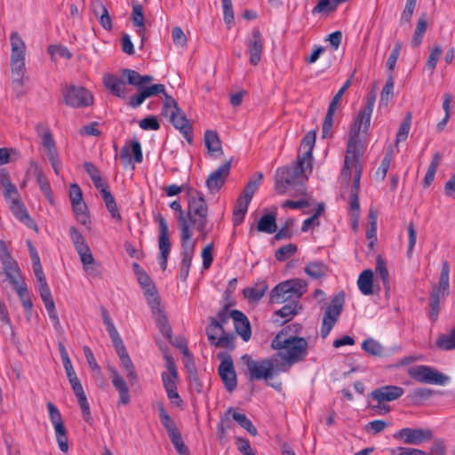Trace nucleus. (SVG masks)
I'll return each instance as SVG.
<instances>
[{
    "instance_id": "nucleus-1",
    "label": "nucleus",
    "mask_w": 455,
    "mask_h": 455,
    "mask_svg": "<svg viewBox=\"0 0 455 455\" xmlns=\"http://www.w3.org/2000/svg\"><path fill=\"white\" fill-rule=\"evenodd\" d=\"M374 100H369L355 116L349 132L345 161L343 163V176L353 178L352 188L348 196V212L351 228L354 232L359 228L360 204L359 190L363 167L361 157L363 154V137L370 127Z\"/></svg>"
},
{
    "instance_id": "nucleus-2",
    "label": "nucleus",
    "mask_w": 455,
    "mask_h": 455,
    "mask_svg": "<svg viewBox=\"0 0 455 455\" xmlns=\"http://www.w3.org/2000/svg\"><path fill=\"white\" fill-rule=\"evenodd\" d=\"M307 171L309 172H312V164L298 156L295 163L278 168L275 176V189L277 193L284 195L292 188L299 195H305Z\"/></svg>"
},
{
    "instance_id": "nucleus-3",
    "label": "nucleus",
    "mask_w": 455,
    "mask_h": 455,
    "mask_svg": "<svg viewBox=\"0 0 455 455\" xmlns=\"http://www.w3.org/2000/svg\"><path fill=\"white\" fill-rule=\"evenodd\" d=\"M271 346L274 349L279 350L275 356L279 357V363L285 371L307 355V340L304 338L288 336L283 331L273 339Z\"/></svg>"
},
{
    "instance_id": "nucleus-4",
    "label": "nucleus",
    "mask_w": 455,
    "mask_h": 455,
    "mask_svg": "<svg viewBox=\"0 0 455 455\" xmlns=\"http://www.w3.org/2000/svg\"><path fill=\"white\" fill-rule=\"evenodd\" d=\"M242 360L249 371L251 380H268L275 375L285 371V369L279 363V357L275 355L270 358L259 361L253 360L249 355H244L242 356Z\"/></svg>"
},
{
    "instance_id": "nucleus-5",
    "label": "nucleus",
    "mask_w": 455,
    "mask_h": 455,
    "mask_svg": "<svg viewBox=\"0 0 455 455\" xmlns=\"http://www.w3.org/2000/svg\"><path fill=\"white\" fill-rule=\"evenodd\" d=\"M0 261L4 267V272L9 279L11 284L15 289L20 300L28 298V291L26 283L20 281V271L16 260L12 257L11 252L4 240H0Z\"/></svg>"
},
{
    "instance_id": "nucleus-6",
    "label": "nucleus",
    "mask_w": 455,
    "mask_h": 455,
    "mask_svg": "<svg viewBox=\"0 0 455 455\" xmlns=\"http://www.w3.org/2000/svg\"><path fill=\"white\" fill-rule=\"evenodd\" d=\"M162 115L169 118L170 123L180 132L188 144L193 143V129L184 111L170 95H165Z\"/></svg>"
},
{
    "instance_id": "nucleus-7",
    "label": "nucleus",
    "mask_w": 455,
    "mask_h": 455,
    "mask_svg": "<svg viewBox=\"0 0 455 455\" xmlns=\"http://www.w3.org/2000/svg\"><path fill=\"white\" fill-rule=\"evenodd\" d=\"M307 283L301 279H290L277 284L270 293V300L273 303L281 304L286 301H299V299L307 291Z\"/></svg>"
},
{
    "instance_id": "nucleus-8",
    "label": "nucleus",
    "mask_w": 455,
    "mask_h": 455,
    "mask_svg": "<svg viewBox=\"0 0 455 455\" xmlns=\"http://www.w3.org/2000/svg\"><path fill=\"white\" fill-rule=\"evenodd\" d=\"M189 227L192 225L203 235L207 234L208 205L199 193L191 196L188 201V211L186 213Z\"/></svg>"
},
{
    "instance_id": "nucleus-9",
    "label": "nucleus",
    "mask_w": 455,
    "mask_h": 455,
    "mask_svg": "<svg viewBox=\"0 0 455 455\" xmlns=\"http://www.w3.org/2000/svg\"><path fill=\"white\" fill-rule=\"evenodd\" d=\"M408 374L419 383L444 386L450 378L431 366L417 365L408 370Z\"/></svg>"
},
{
    "instance_id": "nucleus-10",
    "label": "nucleus",
    "mask_w": 455,
    "mask_h": 455,
    "mask_svg": "<svg viewBox=\"0 0 455 455\" xmlns=\"http://www.w3.org/2000/svg\"><path fill=\"white\" fill-rule=\"evenodd\" d=\"M181 252L180 278L182 282L187 281L192 265V259L196 251V241L192 239V233L180 235Z\"/></svg>"
},
{
    "instance_id": "nucleus-11",
    "label": "nucleus",
    "mask_w": 455,
    "mask_h": 455,
    "mask_svg": "<svg viewBox=\"0 0 455 455\" xmlns=\"http://www.w3.org/2000/svg\"><path fill=\"white\" fill-rule=\"evenodd\" d=\"M154 220L158 223V248H159V265L163 270L167 267L169 254L171 251V241L169 237L168 224L164 217L161 214L155 215Z\"/></svg>"
},
{
    "instance_id": "nucleus-12",
    "label": "nucleus",
    "mask_w": 455,
    "mask_h": 455,
    "mask_svg": "<svg viewBox=\"0 0 455 455\" xmlns=\"http://www.w3.org/2000/svg\"><path fill=\"white\" fill-rule=\"evenodd\" d=\"M62 94L65 104L72 108L88 107L93 101L92 93L83 86H67Z\"/></svg>"
},
{
    "instance_id": "nucleus-13",
    "label": "nucleus",
    "mask_w": 455,
    "mask_h": 455,
    "mask_svg": "<svg viewBox=\"0 0 455 455\" xmlns=\"http://www.w3.org/2000/svg\"><path fill=\"white\" fill-rule=\"evenodd\" d=\"M394 438L406 444L419 445L433 437V432L429 428L403 427L394 434Z\"/></svg>"
},
{
    "instance_id": "nucleus-14",
    "label": "nucleus",
    "mask_w": 455,
    "mask_h": 455,
    "mask_svg": "<svg viewBox=\"0 0 455 455\" xmlns=\"http://www.w3.org/2000/svg\"><path fill=\"white\" fill-rule=\"evenodd\" d=\"M404 393L403 387L395 385H386L375 388L370 394V397L376 401L379 405L378 408L384 410L385 412L389 411V407L383 405L385 402H392L399 399Z\"/></svg>"
},
{
    "instance_id": "nucleus-15",
    "label": "nucleus",
    "mask_w": 455,
    "mask_h": 455,
    "mask_svg": "<svg viewBox=\"0 0 455 455\" xmlns=\"http://www.w3.org/2000/svg\"><path fill=\"white\" fill-rule=\"evenodd\" d=\"M218 357L221 359L218 368L219 375L226 387L229 392L235 389L237 386V378L234 367V363L229 355L219 354Z\"/></svg>"
},
{
    "instance_id": "nucleus-16",
    "label": "nucleus",
    "mask_w": 455,
    "mask_h": 455,
    "mask_svg": "<svg viewBox=\"0 0 455 455\" xmlns=\"http://www.w3.org/2000/svg\"><path fill=\"white\" fill-rule=\"evenodd\" d=\"M205 331L211 345L223 348L234 347V335L226 333L224 327L220 326V324L210 322Z\"/></svg>"
},
{
    "instance_id": "nucleus-17",
    "label": "nucleus",
    "mask_w": 455,
    "mask_h": 455,
    "mask_svg": "<svg viewBox=\"0 0 455 455\" xmlns=\"http://www.w3.org/2000/svg\"><path fill=\"white\" fill-rule=\"evenodd\" d=\"M245 45L250 64L252 66L259 65L264 48V40L259 28H254L251 30V36L245 39Z\"/></svg>"
},
{
    "instance_id": "nucleus-18",
    "label": "nucleus",
    "mask_w": 455,
    "mask_h": 455,
    "mask_svg": "<svg viewBox=\"0 0 455 455\" xmlns=\"http://www.w3.org/2000/svg\"><path fill=\"white\" fill-rule=\"evenodd\" d=\"M41 129L44 130V133L42 134V143L45 149L47 158L51 163L55 174L60 175V163L58 150L55 145V141L52 138V132L49 128L38 125L37 132H40Z\"/></svg>"
},
{
    "instance_id": "nucleus-19",
    "label": "nucleus",
    "mask_w": 455,
    "mask_h": 455,
    "mask_svg": "<svg viewBox=\"0 0 455 455\" xmlns=\"http://www.w3.org/2000/svg\"><path fill=\"white\" fill-rule=\"evenodd\" d=\"M341 312V300L337 295L326 308L321 328V336L324 339L331 332Z\"/></svg>"
},
{
    "instance_id": "nucleus-20",
    "label": "nucleus",
    "mask_w": 455,
    "mask_h": 455,
    "mask_svg": "<svg viewBox=\"0 0 455 455\" xmlns=\"http://www.w3.org/2000/svg\"><path fill=\"white\" fill-rule=\"evenodd\" d=\"M107 371L109 374L113 387L116 389L119 395L118 404L126 405L131 402L130 390L128 383L124 377L120 374L118 370L113 365H108Z\"/></svg>"
},
{
    "instance_id": "nucleus-21",
    "label": "nucleus",
    "mask_w": 455,
    "mask_h": 455,
    "mask_svg": "<svg viewBox=\"0 0 455 455\" xmlns=\"http://www.w3.org/2000/svg\"><path fill=\"white\" fill-rule=\"evenodd\" d=\"M449 275H450V264L447 260L442 263V269L438 284H435L430 293V299L439 300L449 295Z\"/></svg>"
},
{
    "instance_id": "nucleus-22",
    "label": "nucleus",
    "mask_w": 455,
    "mask_h": 455,
    "mask_svg": "<svg viewBox=\"0 0 455 455\" xmlns=\"http://www.w3.org/2000/svg\"><path fill=\"white\" fill-rule=\"evenodd\" d=\"M231 161H226L214 172H211L206 180V187L211 192L218 191L225 183L230 173Z\"/></svg>"
},
{
    "instance_id": "nucleus-23",
    "label": "nucleus",
    "mask_w": 455,
    "mask_h": 455,
    "mask_svg": "<svg viewBox=\"0 0 455 455\" xmlns=\"http://www.w3.org/2000/svg\"><path fill=\"white\" fill-rule=\"evenodd\" d=\"M28 172L31 173L36 179L39 185L42 193L44 195L46 199L52 204L53 202L52 191L48 179L45 177L43 170L38 164L31 160L29 162Z\"/></svg>"
},
{
    "instance_id": "nucleus-24",
    "label": "nucleus",
    "mask_w": 455,
    "mask_h": 455,
    "mask_svg": "<svg viewBox=\"0 0 455 455\" xmlns=\"http://www.w3.org/2000/svg\"><path fill=\"white\" fill-rule=\"evenodd\" d=\"M230 316L234 321V326L238 335L244 341H248L251 336V324L248 317L240 310L234 309L230 311Z\"/></svg>"
},
{
    "instance_id": "nucleus-25",
    "label": "nucleus",
    "mask_w": 455,
    "mask_h": 455,
    "mask_svg": "<svg viewBox=\"0 0 455 455\" xmlns=\"http://www.w3.org/2000/svg\"><path fill=\"white\" fill-rule=\"evenodd\" d=\"M341 100V88L336 92L332 100L331 101L327 113L323 122L322 128V137L323 138H330L333 135V116Z\"/></svg>"
},
{
    "instance_id": "nucleus-26",
    "label": "nucleus",
    "mask_w": 455,
    "mask_h": 455,
    "mask_svg": "<svg viewBox=\"0 0 455 455\" xmlns=\"http://www.w3.org/2000/svg\"><path fill=\"white\" fill-rule=\"evenodd\" d=\"M301 310L302 305L299 301H291L275 312L274 322L283 324L291 321Z\"/></svg>"
},
{
    "instance_id": "nucleus-27",
    "label": "nucleus",
    "mask_w": 455,
    "mask_h": 455,
    "mask_svg": "<svg viewBox=\"0 0 455 455\" xmlns=\"http://www.w3.org/2000/svg\"><path fill=\"white\" fill-rule=\"evenodd\" d=\"M12 214L28 228L36 227L34 220L30 218L26 207L20 200V196H12V200L7 202Z\"/></svg>"
},
{
    "instance_id": "nucleus-28",
    "label": "nucleus",
    "mask_w": 455,
    "mask_h": 455,
    "mask_svg": "<svg viewBox=\"0 0 455 455\" xmlns=\"http://www.w3.org/2000/svg\"><path fill=\"white\" fill-rule=\"evenodd\" d=\"M106 88L115 96L124 99L127 94L125 83L116 76L107 74L103 77Z\"/></svg>"
},
{
    "instance_id": "nucleus-29",
    "label": "nucleus",
    "mask_w": 455,
    "mask_h": 455,
    "mask_svg": "<svg viewBox=\"0 0 455 455\" xmlns=\"http://www.w3.org/2000/svg\"><path fill=\"white\" fill-rule=\"evenodd\" d=\"M92 10L98 18L100 24L107 30L112 28V20L107 7L100 1H94L92 4Z\"/></svg>"
},
{
    "instance_id": "nucleus-30",
    "label": "nucleus",
    "mask_w": 455,
    "mask_h": 455,
    "mask_svg": "<svg viewBox=\"0 0 455 455\" xmlns=\"http://www.w3.org/2000/svg\"><path fill=\"white\" fill-rule=\"evenodd\" d=\"M72 389L77 398V402L79 403V406L82 411V416L83 419L88 422L91 423L92 421V414L90 410V404L88 403L87 397L85 395V393L84 391L82 384H78L77 386H73Z\"/></svg>"
},
{
    "instance_id": "nucleus-31",
    "label": "nucleus",
    "mask_w": 455,
    "mask_h": 455,
    "mask_svg": "<svg viewBox=\"0 0 455 455\" xmlns=\"http://www.w3.org/2000/svg\"><path fill=\"white\" fill-rule=\"evenodd\" d=\"M11 46H12V60H25V43L19 35L18 32L14 31L10 36Z\"/></svg>"
},
{
    "instance_id": "nucleus-32",
    "label": "nucleus",
    "mask_w": 455,
    "mask_h": 455,
    "mask_svg": "<svg viewBox=\"0 0 455 455\" xmlns=\"http://www.w3.org/2000/svg\"><path fill=\"white\" fill-rule=\"evenodd\" d=\"M268 289V285L265 281H259L252 287L243 289V296L251 302L259 301Z\"/></svg>"
},
{
    "instance_id": "nucleus-33",
    "label": "nucleus",
    "mask_w": 455,
    "mask_h": 455,
    "mask_svg": "<svg viewBox=\"0 0 455 455\" xmlns=\"http://www.w3.org/2000/svg\"><path fill=\"white\" fill-rule=\"evenodd\" d=\"M357 285L363 295H372L373 291V272L371 269L363 270L357 280Z\"/></svg>"
},
{
    "instance_id": "nucleus-34",
    "label": "nucleus",
    "mask_w": 455,
    "mask_h": 455,
    "mask_svg": "<svg viewBox=\"0 0 455 455\" xmlns=\"http://www.w3.org/2000/svg\"><path fill=\"white\" fill-rule=\"evenodd\" d=\"M171 209L177 213L176 218L178 220L179 228L180 229V235L192 233L189 228V223L186 213L182 210L180 201L175 200L170 204Z\"/></svg>"
},
{
    "instance_id": "nucleus-35",
    "label": "nucleus",
    "mask_w": 455,
    "mask_h": 455,
    "mask_svg": "<svg viewBox=\"0 0 455 455\" xmlns=\"http://www.w3.org/2000/svg\"><path fill=\"white\" fill-rule=\"evenodd\" d=\"M304 271L313 279H320L327 275L328 267L321 260L310 261L305 265Z\"/></svg>"
},
{
    "instance_id": "nucleus-36",
    "label": "nucleus",
    "mask_w": 455,
    "mask_h": 455,
    "mask_svg": "<svg viewBox=\"0 0 455 455\" xmlns=\"http://www.w3.org/2000/svg\"><path fill=\"white\" fill-rule=\"evenodd\" d=\"M315 142V132H310L307 133L301 141V148L304 149V152L298 155V157L307 160L312 164V151Z\"/></svg>"
},
{
    "instance_id": "nucleus-37",
    "label": "nucleus",
    "mask_w": 455,
    "mask_h": 455,
    "mask_svg": "<svg viewBox=\"0 0 455 455\" xmlns=\"http://www.w3.org/2000/svg\"><path fill=\"white\" fill-rule=\"evenodd\" d=\"M375 273L377 278L381 280L386 291H388L390 289L389 273L385 259L379 254L376 257Z\"/></svg>"
},
{
    "instance_id": "nucleus-38",
    "label": "nucleus",
    "mask_w": 455,
    "mask_h": 455,
    "mask_svg": "<svg viewBox=\"0 0 455 455\" xmlns=\"http://www.w3.org/2000/svg\"><path fill=\"white\" fill-rule=\"evenodd\" d=\"M131 19L132 20V23L135 27H137V33L141 36L143 38L146 27H145V20H144V14H143V9L141 4L139 3L132 4V12Z\"/></svg>"
},
{
    "instance_id": "nucleus-39",
    "label": "nucleus",
    "mask_w": 455,
    "mask_h": 455,
    "mask_svg": "<svg viewBox=\"0 0 455 455\" xmlns=\"http://www.w3.org/2000/svg\"><path fill=\"white\" fill-rule=\"evenodd\" d=\"M204 143L211 154L220 153V155L223 154V150L221 148V142L220 140L219 135L214 131H206L204 133Z\"/></svg>"
},
{
    "instance_id": "nucleus-40",
    "label": "nucleus",
    "mask_w": 455,
    "mask_h": 455,
    "mask_svg": "<svg viewBox=\"0 0 455 455\" xmlns=\"http://www.w3.org/2000/svg\"><path fill=\"white\" fill-rule=\"evenodd\" d=\"M442 160V155L440 152H435L433 155L432 160L429 164V166L427 168V173L425 175V178L423 180V185L424 187L427 188L429 187L434 180L436 173V171L438 169V166Z\"/></svg>"
},
{
    "instance_id": "nucleus-41",
    "label": "nucleus",
    "mask_w": 455,
    "mask_h": 455,
    "mask_svg": "<svg viewBox=\"0 0 455 455\" xmlns=\"http://www.w3.org/2000/svg\"><path fill=\"white\" fill-rule=\"evenodd\" d=\"M167 369L168 372L162 373V380L164 389L176 387V379L178 378L175 363L170 357H167Z\"/></svg>"
},
{
    "instance_id": "nucleus-42",
    "label": "nucleus",
    "mask_w": 455,
    "mask_h": 455,
    "mask_svg": "<svg viewBox=\"0 0 455 455\" xmlns=\"http://www.w3.org/2000/svg\"><path fill=\"white\" fill-rule=\"evenodd\" d=\"M341 0H319L318 4L313 8L312 13H321L328 15L337 10Z\"/></svg>"
},
{
    "instance_id": "nucleus-43",
    "label": "nucleus",
    "mask_w": 455,
    "mask_h": 455,
    "mask_svg": "<svg viewBox=\"0 0 455 455\" xmlns=\"http://www.w3.org/2000/svg\"><path fill=\"white\" fill-rule=\"evenodd\" d=\"M250 202L248 199L239 197L233 211V222L235 226L240 225L247 212Z\"/></svg>"
},
{
    "instance_id": "nucleus-44",
    "label": "nucleus",
    "mask_w": 455,
    "mask_h": 455,
    "mask_svg": "<svg viewBox=\"0 0 455 455\" xmlns=\"http://www.w3.org/2000/svg\"><path fill=\"white\" fill-rule=\"evenodd\" d=\"M158 411L161 423L166 429L169 437L172 436V435L179 433L180 431L176 424L174 423V421L172 420V419L171 418V416L162 404L159 405Z\"/></svg>"
},
{
    "instance_id": "nucleus-45",
    "label": "nucleus",
    "mask_w": 455,
    "mask_h": 455,
    "mask_svg": "<svg viewBox=\"0 0 455 455\" xmlns=\"http://www.w3.org/2000/svg\"><path fill=\"white\" fill-rule=\"evenodd\" d=\"M257 229L267 234L275 233L276 231L275 216L272 214L263 215L258 222Z\"/></svg>"
},
{
    "instance_id": "nucleus-46",
    "label": "nucleus",
    "mask_w": 455,
    "mask_h": 455,
    "mask_svg": "<svg viewBox=\"0 0 455 455\" xmlns=\"http://www.w3.org/2000/svg\"><path fill=\"white\" fill-rule=\"evenodd\" d=\"M102 198L108 211L111 215V218L116 221H121L122 216L119 212L116 202L114 196H112L111 192L104 190Z\"/></svg>"
},
{
    "instance_id": "nucleus-47",
    "label": "nucleus",
    "mask_w": 455,
    "mask_h": 455,
    "mask_svg": "<svg viewBox=\"0 0 455 455\" xmlns=\"http://www.w3.org/2000/svg\"><path fill=\"white\" fill-rule=\"evenodd\" d=\"M427 20L425 15L421 16L417 22L416 28L411 39V46L413 48L418 47L423 39V36L427 31Z\"/></svg>"
},
{
    "instance_id": "nucleus-48",
    "label": "nucleus",
    "mask_w": 455,
    "mask_h": 455,
    "mask_svg": "<svg viewBox=\"0 0 455 455\" xmlns=\"http://www.w3.org/2000/svg\"><path fill=\"white\" fill-rule=\"evenodd\" d=\"M393 160V150L389 149L381 160L380 165L374 173L376 180L383 181L387 176L390 164Z\"/></svg>"
},
{
    "instance_id": "nucleus-49",
    "label": "nucleus",
    "mask_w": 455,
    "mask_h": 455,
    "mask_svg": "<svg viewBox=\"0 0 455 455\" xmlns=\"http://www.w3.org/2000/svg\"><path fill=\"white\" fill-rule=\"evenodd\" d=\"M69 235L72 239V242L75 245V248L77 253L82 251H87L88 248H90L83 236V235L78 231V229L75 227H71L69 228Z\"/></svg>"
},
{
    "instance_id": "nucleus-50",
    "label": "nucleus",
    "mask_w": 455,
    "mask_h": 455,
    "mask_svg": "<svg viewBox=\"0 0 455 455\" xmlns=\"http://www.w3.org/2000/svg\"><path fill=\"white\" fill-rule=\"evenodd\" d=\"M33 271L37 282V288L40 296L43 294L51 293V290L47 284L46 278L42 267V265L33 266Z\"/></svg>"
},
{
    "instance_id": "nucleus-51",
    "label": "nucleus",
    "mask_w": 455,
    "mask_h": 455,
    "mask_svg": "<svg viewBox=\"0 0 455 455\" xmlns=\"http://www.w3.org/2000/svg\"><path fill=\"white\" fill-rule=\"evenodd\" d=\"M55 430L56 440L59 444V448L61 451L66 452L68 450V443L67 436V430L64 423H59L53 426Z\"/></svg>"
},
{
    "instance_id": "nucleus-52",
    "label": "nucleus",
    "mask_w": 455,
    "mask_h": 455,
    "mask_svg": "<svg viewBox=\"0 0 455 455\" xmlns=\"http://www.w3.org/2000/svg\"><path fill=\"white\" fill-rule=\"evenodd\" d=\"M12 72L13 74L12 84L15 86L22 85V76L25 69V60H12Z\"/></svg>"
},
{
    "instance_id": "nucleus-53",
    "label": "nucleus",
    "mask_w": 455,
    "mask_h": 455,
    "mask_svg": "<svg viewBox=\"0 0 455 455\" xmlns=\"http://www.w3.org/2000/svg\"><path fill=\"white\" fill-rule=\"evenodd\" d=\"M362 348L369 355L382 356L384 355L383 347L373 339H367L362 344Z\"/></svg>"
},
{
    "instance_id": "nucleus-54",
    "label": "nucleus",
    "mask_w": 455,
    "mask_h": 455,
    "mask_svg": "<svg viewBox=\"0 0 455 455\" xmlns=\"http://www.w3.org/2000/svg\"><path fill=\"white\" fill-rule=\"evenodd\" d=\"M232 418L235 420L243 428L246 429L251 435H257L258 431L252 425L251 421L246 417L245 414L237 411L232 412Z\"/></svg>"
},
{
    "instance_id": "nucleus-55",
    "label": "nucleus",
    "mask_w": 455,
    "mask_h": 455,
    "mask_svg": "<svg viewBox=\"0 0 455 455\" xmlns=\"http://www.w3.org/2000/svg\"><path fill=\"white\" fill-rule=\"evenodd\" d=\"M436 344L443 350L448 351L455 349V329L451 330L449 335H441Z\"/></svg>"
},
{
    "instance_id": "nucleus-56",
    "label": "nucleus",
    "mask_w": 455,
    "mask_h": 455,
    "mask_svg": "<svg viewBox=\"0 0 455 455\" xmlns=\"http://www.w3.org/2000/svg\"><path fill=\"white\" fill-rule=\"evenodd\" d=\"M121 366L126 373V377L132 385L138 381V374L131 357L122 360Z\"/></svg>"
},
{
    "instance_id": "nucleus-57",
    "label": "nucleus",
    "mask_w": 455,
    "mask_h": 455,
    "mask_svg": "<svg viewBox=\"0 0 455 455\" xmlns=\"http://www.w3.org/2000/svg\"><path fill=\"white\" fill-rule=\"evenodd\" d=\"M73 211L76 214V220L83 225L89 222V215L87 214V206L82 202L72 204Z\"/></svg>"
},
{
    "instance_id": "nucleus-58",
    "label": "nucleus",
    "mask_w": 455,
    "mask_h": 455,
    "mask_svg": "<svg viewBox=\"0 0 455 455\" xmlns=\"http://www.w3.org/2000/svg\"><path fill=\"white\" fill-rule=\"evenodd\" d=\"M48 53L51 55L52 59L55 58H64L66 60H69L72 57L71 52L66 46L60 44H51L48 46Z\"/></svg>"
},
{
    "instance_id": "nucleus-59",
    "label": "nucleus",
    "mask_w": 455,
    "mask_h": 455,
    "mask_svg": "<svg viewBox=\"0 0 455 455\" xmlns=\"http://www.w3.org/2000/svg\"><path fill=\"white\" fill-rule=\"evenodd\" d=\"M262 179V173H259L257 180L249 181L243 189V196H241L240 197L243 199H248V201L251 202Z\"/></svg>"
},
{
    "instance_id": "nucleus-60",
    "label": "nucleus",
    "mask_w": 455,
    "mask_h": 455,
    "mask_svg": "<svg viewBox=\"0 0 455 455\" xmlns=\"http://www.w3.org/2000/svg\"><path fill=\"white\" fill-rule=\"evenodd\" d=\"M122 76L127 80V83L139 89H141V75L137 71L124 68L122 70Z\"/></svg>"
},
{
    "instance_id": "nucleus-61",
    "label": "nucleus",
    "mask_w": 455,
    "mask_h": 455,
    "mask_svg": "<svg viewBox=\"0 0 455 455\" xmlns=\"http://www.w3.org/2000/svg\"><path fill=\"white\" fill-rule=\"evenodd\" d=\"M327 45L323 46L326 51L335 52L339 49L341 44V31H335L328 36L325 39Z\"/></svg>"
},
{
    "instance_id": "nucleus-62",
    "label": "nucleus",
    "mask_w": 455,
    "mask_h": 455,
    "mask_svg": "<svg viewBox=\"0 0 455 455\" xmlns=\"http://www.w3.org/2000/svg\"><path fill=\"white\" fill-rule=\"evenodd\" d=\"M411 128V114H408L406 118L402 122L399 126L395 143L398 144L401 141L406 140Z\"/></svg>"
},
{
    "instance_id": "nucleus-63",
    "label": "nucleus",
    "mask_w": 455,
    "mask_h": 455,
    "mask_svg": "<svg viewBox=\"0 0 455 455\" xmlns=\"http://www.w3.org/2000/svg\"><path fill=\"white\" fill-rule=\"evenodd\" d=\"M323 211V204L318 205L317 211L310 217L306 219L301 226V231L302 232H307L312 227L318 226L319 225V215Z\"/></svg>"
},
{
    "instance_id": "nucleus-64",
    "label": "nucleus",
    "mask_w": 455,
    "mask_h": 455,
    "mask_svg": "<svg viewBox=\"0 0 455 455\" xmlns=\"http://www.w3.org/2000/svg\"><path fill=\"white\" fill-rule=\"evenodd\" d=\"M296 251L297 246L293 243L283 245L275 251V258L279 261H283L291 257Z\"/></svg>"
}]
</instances>
